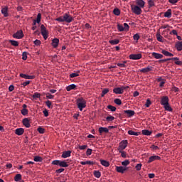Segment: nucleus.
<instances>
[{
	"label": "nucleus",
	"instance_id": "obj_1",
	"mask_svg": "<svg viewBox=\"0 0 182 182\" xmlns=\"http://www.w3.org/2000/svg\"><path fill=\"white\" fill-rule=\"evenodd\" d=\"M55 21L58 22H66L68 23H70L74 21V18L70 14L65 13L60 17L57 18Z\"/></svg>",
	"mask_w": 182,
	"mask_h": 182
},
{
	"label": "nucleus",
	"instance_id": "obj_2",
	"mask_svg": "<svg viewBox=\"0 0 182 182\" xmlns=\"http://www.w3.org/2000/svg\"><path fill=\"white\" fill-rule=\"evenodd\" d=\"M77 105L79 110L82 111L84 108H86V101L84 98L80 97L77 100Z\"/></svg>",
	"mask_w": 182,
	"mask_h": 182
},
{
	"label": "nucleus",
	"instance_id": "obj_3",
	"mask_svg": "<svg viewBox=\"0 0 182 182\" xmlns=\"http://www.w3.org/2000/svg\"><path fill=\"white\" fill-rule=\"evenodd\" d=\"M52 164L55 166H59L60 167L63 168L69 166V164L65 161H59L58 159L53 161Z\"/></svg>",
	"mask_w": 182,
	"mask_h": 182
},
{
	"label": "nucleus",
	"instance_id": "obj_4",
	"mask_svg": "<svg viewBox=\"0 0 182 182\" xmlns=\"http://www.w3.org/2000/svg\"><path fill=\"white\" fill-rule=\"evenodd\" d=\"M131 9L132 12L137 16L141 15L142 13L141 9H140V7H139L137 5H135V4H132Z\"/></svg>",
	"mask_w": 182,
	"mask_h": 182
},
{
	"label": "nucleus",
	"instance_id": "obj_5",
	"mask_svg": "<svg viewBox=\"0 0 182 182\" xmlns=\"http://www.w3.org/2000/svg\"><path fill=\"white\" fill-rule=\"evenodd\" d=\"M41 32L44 40H46L48 38V31L43 24L41 26Z\"/></svg>",
	"mask_w": 182,
	"mask_h": 182
},
{
	"label": "nucleus",
	"instance_id": "obj_6",
	"mask_svg": "<svg viewBox=\"0 0 182 182\" xmlns=\"http://www.w3.org/2000/svg\"><path fill=\"white\" fill-rule=\"evenodd\" d=\"M128 141L123 140L119 142V145L118 146V151H124L126 148H127Z\"/></svg>",
	"mask_w": 182,
	"mask_h": 182
},
{
	"label": "nucleus",
	"instance_id": "obj_7",
	"mask_svg": "<svg viewBox=\"0 0 182 182\" xmlns=\"http://www.w3.org/2000/svg\"><path fill=\"white\" fill-rule=\"evenodd\" d=\"M142 58L141 53H138V54H130L129 55V58L131 59L132 60H139Z\"/></svg>",
	"mask_w": 182,
	"mask_h": 182
},
{
	"label": "nucleus",
	"instance_id": "obj_8",
	"mask_svg": "<svg viewBox=\"0 0 182 182\" xmlns=\"http://www.w3.org/2000/svg\"><path fill=\"white\" fill-rule=\"evenodd\" d=\"M23 36H24V34L22 30L18 31L16 33H14V34L13 35L14 38H16V39H21L23 38Z\"/></svg>",
	"mask_w": 182,
	"mask_h": 182
},
{
	"label": "nucleus",
	"instance_id": "obj_9",
	"mask_svg": "<svg viewBox=\"0 0 182 182\" xmlns=\"http://www.w3.org/2000/svg\"><path fill=\"white\" fill-rule=\"evenodd\" d=\"M171 60L175 61L176 65H178V66H182V61L179 60L178 58H166V62Z\"/></svg>",
	"mask_w": 182,
	"mask_h": 182
},
{
	"label": "nucleus",
	"instance_id": "obj_10",
	"mask_svg": "<svg viewBox=\"0 0 182 182\" xmlns=\"http://www.w3.org/2000/svg\"><path fill=\"white\" fill-rule=\"evenodd\" d=\"M128 167L124 166H116V171L120 173H124L125 171H128Z\"/></svg>",
	"mask_w": 182,
	"mask_h": 182
},
{
	"label": "nucleus",
	"instance_id": "obj_11",
	"mask_svg": "<svg viewBox=\"0 0 182 182\" xmlns=\"http://www.w3.org/2000/svg\"><path fill=\"white\" fill-rule=\"evenodd\" d=\"M124 87H114L113 90V92L114 94H123L124 92Z\"/></svg>",
	"mask_w": 182,
	"mask_h": 182
},
{
	"label": "nucleus",
	"instance_id": "obj_12",
	"mask_svg": "<svg viewBox=\"0 0 182 182\" xmlns=\"http://www.w3.org/2000/svg\"><path fill=\"white\" fill-rule=\"evenodd\" d=\"M154 67L152 66H147L145 68L139 70V72L141 73H147L151 72L153 70Z\"/></svg>",
	"mask_w": 182,
	"mask_h": 182
},
{
	"label": "nucleus",
	"instance_id": "obj_13",
	"mask_svg": "<svg viewBox=\"0 0 182 182\" xmlns=\"http://www.w3.org/2000/svg\"><path fill=\"white\" fill-rule=\"evenodd\" d=\"M20 77L23 78V79H26V80H33L36 78V76L34 75H26V74H20Z\"/></svg>",
	"mask_w": 182,
	"mask_h": 182
},
{
	"label": "nucleus",
	"instance_id": "obj_14",
	"mask_svg": "<svg viewBox=\"0 0 182 182\" xmlns=\"http://www.w3.org/2000/svg\"><path fill=\"white\" fill-rule=\"evenodd\" d=\"M168 102H169V99L168 96H163V97L161 100V104L164 105H164H168Z\"/></svg>",
	"mask_w": 182,
	"mask_h": 182
},
{
	"label": "nucleus",
	"instance_id": "obj_15",
	"mask_svg": "<svg viewBox=\"0 0 182 182\" xmlns=\"http://www.w3.org/2000/svg\"><path fill=\"white\" fill-rule=\"evenodd\" d=\"M23 125L25 126L27 128H30L31 127V124H30L29 118H24V119H23Z\"/></svg>",
	"mask_w": 182,
	"mask_h": 182
},
{
	"label": "nucleus",
	"instance_id": "obj_16",
	"mask_svg": "<svg viewBox=\"0 0 182 182\" xmlns=\"http://www.w3.org/2000/svg\"><path fill=\"white\" fill-rule=\"evenodd\" d=\"M136 4L141 9L145 6L146 2L143 0H136Z\"/></svg>",
	"mask_w": 182,
	"mask_h": 182
},
{
	"label": "nucleus",
	"instance_id": "obj_17",
	"mask_svg": "<svg viewBox=\"0 0 182 182\" xmlns=\"http://www.w3.org/2000/svg\"><path fill=\"white\" fill-rule=\"evenodd\" d=\"M72 151H65L63 152L62 158L63 159H67L68 157L71 156Z\"/></svg>",
	"mask_w": 182,
	"mask_h": 182
},
{
	"label": "nucleus",
	"instance_id": "obj_18",
	"mask_svg": "<svg viewBox=\"0 0 182 182\" xmlns=\"http://www.w3.org/2000/svg\"><path fill=\"white\" fill-rule=\"evenodd\" d=\"M59 42H60L59 38H53V41H52V46L54 48H56L58 46Z\"/></svg>",
	"mask_w": 182,
	"mask_h": 182
},
{
	"label": "nucleus",
	"instance_id": "obj_19",
	"mask_svg": "<svg viewBox=\"0 0 182 182\" xmlns=\"http://www.w3.org/2000/svg\"><path fill=\"white\" fill-rule=\"evenodd\" d=\"M161 160V157L159 156H152L149 158L148 163H151L154 161Z\"/></svg>",
	"mask_w": 182,
	"mask_h": 182
},
{
	"label": "nucleus",
	"instance_id": "obj_20",
	"mask_svg": "<svg viewBox=\"0 0 182 182\" xmlns=\"http://www.w3.org/2000/svg\"><path fill=\"white\" fill-rule=\"evenodd\" d=\"M98 132L100 135H102V133H108L109 132V129L107 127H100L98 129Z\"/></svg>",
	"mask_w": 182,
	"mask_h": 182
},
{
	"label": "nucleus",
	"instance_id": "obj_21",
	"mask_svg": "<svg viewBox=\"0 0 182 182\" xmlns=\"http://www.w3.org/2000/svg\"><path fill=\"white\" fill-rule=\"evenodd\" d=\"M161 53H163L164 55L166 56V57H173L174 56V55L171 53H169L168 51H166V50H161Z\"/></svg>",
	"mask_w": 182,
	"mask_h": 182
},
{
	"label": "nucleus",
	"instance_id": "obj_22",
	"mask_svg": "<svg viewBox=\"0 0 182 182\" xmlns=\"http://www.w3.org/2000/svg\"><path fill=\"white\" fill-rule=\"evenodd\" d=\"M124 114H127L129 117H132L135 114V112L134 110H124Z\"/></svg>",
	"mask_w": 182,
	"mask_h": 182
},
{
	"label": "nucleus",
	"instance_id": "obj_23",
	"mask_svg": "<svg viewBox=\"0 0 182 182\" xmlns=\"http://www.w3.org/2000/svg\"><path fill=\"white\" fill-rule=\"evenodd\" d=\"M151 55L156 59H161L162 58H164V55L162 54L157 53H152Z\"/></svg>",
	"mask_w": 182,
	"mask_h": 182
},
{
	"label": "nucleus",
	"instance_id": "obj_24",
	"mask_svg": "<svg viewBox=\"0 0 182 182\" xmlns=\"http://www.w3.org/2000/svg\"><path fill=\"white\" fill-rule=\"evenodd\" d=\"M1 13L3 14V16L4 17H8L9 16V13H8V7L5 6L1 9Z\"/></svg>",
	"mask_w": 182,
	"mask_h": 182
},
{
	"label": "nucleus",
	"instance_id": "obj_25",
	"mask_svg": "<svg viewBox=\"0 0 182 182\" xmlns=\"http://www.w3.org/2000/svg\"><path fill=\"white\" fill-rule=\"evenodd\" d=\"M101 165L105 166V167H109L110 166V164L109 161H105V159H100Z\"/></svg>",
	"mask_w": 182,
	"mask_h": 182
},
{
	"label": "nucleus",
	"instance_id": "obj_26",
	"mask_svg": "<svg viewBox=\"0 0 182 182\" xmlns=\"http://www.w3.org/2000/svg\"><path fill=\"white\" fill-rule=\"evenodd\" d=\"M166 18H171L172 16V10L171 9H168L166 12L164 14Z\"/></svg>",
	"mask_w": 182,
	"mask_h": 182
},
{
	"label": "nucleus",
	"instance_id": "obj_27",
	"mask_svg": "<svg viewBox=\"0 0 182 182\" xmlns=\"http://www.w3.org/2000/svg\"><path fill=\"white\" fill-rule=\"evenodd\" d=\"M140 134H141V132H136L134 130H128V134H129V136H139Z\"/></svg>",
	"mask_w": 182,
	"mask_h": 182
},
{
	"label": "nucleus",
	"instance_id": "obj_28",
	"mask_svg": "<svg viewBox=\"0 0 182 182\" xmlns=\"http://www.w3.org/2000/svg\"><path fill=\"white\" fill-rule=\"evenodd\" d=\"M15 133L18 134V136H21L24 133V129L23 128H18L16 129Z\"/></svg>",
	"mask_w": 182,
	"mask_h": 182
},
{
	"label": "nucleus",
	"instance_id": "obj_29",
	"mask_svg": "<svg viewBox=\"0 0 182 182\" xmlns=\"http://www.w3.org/2000/svg\"><path fill=\"white\" fill-rule=\"evenodd\" d=\"M176 48L178 51H182V41L176 43Z\"/></svg>",
	"mask_w": 182,
	"mask_h": 182
},
{
	"label": "nucleus",
	"instance_id": "obj_30",
	"mask_svg": "<svg viewBox=\"0 0 182 182\" xmlns=\"http://www.w3.org/2000/svg\"><path fill=\"white\" fill-rule=\"evenodd\" d=\"M76 89V85H75V84H71L70 85H69V86H68L67 87H66V90L68 91V92H70V91H71V90H75Z\"/></svg>",
	"mask_w": 182,
	"mask_h": 182
},
{
	"label": "nucleus",
	"instance_id": "obj_31",
	"mask_svg": "<svg viewBox=\"0 0 182 182\" xmlns=\"http://www.w3.org/2000/svg\"><path fill=\"white\" fill-rule=\"evenodd\" d=\"M141 133L144 135V136H151V131L149 130V129H143Z\"/></svg>",
	"mask_w": 182,
	"mask_h": 182
},
{
	"label": "nucleus",
	"instance_id": "obj_32",
	"mask_svg": "<svg viewBox=\"0 0 182 182\" xmlns=\"http://www.w3.org/2000/svg\"><path fill=\"white\" fill-rule=\"evenodd\" d=\"M119 153L121 154V156L123 157V159L127 158V153L124 151V150H118Z\"/></svg>",
	"mask_w": 182,
	"mask_h": 182
},
{
	"label": "nucleus",
	"instance_id": "obj_33",
	"mask_svg": "<svg viewBox=\"0 0 182 182\" xmlns=\"http://www.w3.org/2000/svg\"><path fill=\"white\" fill-rule=\"evenodd\" d=\"M9 43H11L13 46L17 47L19 46V43L18 41H12V40H9Z\"/></svg>",
	"mask_w": 182,
	"mask_h": 182
},
{
	"label": "nucleus",
	"instance_id": "obj_34",
	"mask_svg": "<svg viewBox=\"0 0 182 182\" xmlns=\"http://www.w3.org/2000/svg\"><path fill=\"white\" fill-rule=\"evenodd\" d=\"M21 178H22V176L21 174H16L14 177V181L19 182L21 181Z\"/></svg>",
	"mask_w": 182,
	"mask_h": 182
},
{
	"label": "nucleus",
	"instance_id": "obj_35",
	"mask_svg": "<svg viewBox=\"0 0 182 182\" xmlns=\"http://www.w3.org/2000/svg\"><path fill=\"white\" fill-rule=\"evenodd\" d=\"M113 13H114V15L117 16H120V14H121L120 9H119L117 8L114 9Z\"/></svg>",
	"mask_w": 182,
	"mask_h": 182
},
{
	"label": "nucleus",
	"instance_id": "obj_36",
	"mask_svg": "<svg viewBox=\"0 0 182 182\" xmlns=\"http://www.w3.org/2000/svg\"><path fill=\"white\" fill-rule=\"evenodd\" d=\"M94 176L99 178L102 176V173L100 172V171H94Z\"/></svg>",
	"mask_w": 182,
	"mask_h": 182
},
{
	"label": "nucleus",
	"instance_id": "obj_37",
	"mask_svg": "<svg viewBox=\"0 0 182 182\" xmlns=\"http://www.w3.org/2000/svg\"><path fill=\"white\" fill-rule=\"evenodd\" d=\"M120 42L119 40H111V41H109V43L111 44V45H117L119 44Z\"/></svg>",
	"mask_w": 182,
	"mask_h": 182
},
{
	"label": "nucleus",
	"instance_id": "obj_38",
	"mask_svg": "<svg viewBox=\"0 0 182 182\" xmlns=\"http://www.w3.org/2000/svg\"><path fill=\"white\" fill-rule=\"evenodd\" d=\"M80 73V71H77V73H73L72 74L70 75V78H75L77 77V76H79V73Z\"/></svg>",
	"mask_w": 182,
	"mask_h": 182
},
{
	"label": "nucleus",
	"instance_id": "obj_39",
	"mask_svg": "<svg viewBox=\"0 0 182 182\" xmlns=\"http://www.w3.org/2000/svg\"><path fill=\"white\" fill-rule=\"evenodd\" d=\"M109 92V88H105L103 90H102V92L101 94V97H104L107 93H108Z\"/></svg>",
	"mask_w": 182,
	"mask_h": 182
},
{
	"label": "nucleus",
	"instance_id": "obj_40",
	"mask_svg": "<svg viewBox=\"0 0 182 182\" xmlns=\"http://www.w3.org/2000/svg\"><path fill=\"white\" fill-rule=\"evenodd\" d=\"M130 164V161H129V159H125V161L122 162V165L124 167H127V166H129Z\"/></svg>",
	"mask_w": 182,
	"mask_h": 182
},
{
	"label": "nucleus",
	"instance_id": "obj_41",
	"mask_svg": "<svg viewBox=\"0 0 182 182\" xmlns=\"http://www.w3.org/2000/svg\"><path fill=\"white\" fill-rule=\"evenodd\" d=\"M33 160L36 162H41L43 161V158L39 156H34Z\"/></svg>",
	"mask_w": 182,
	"mask_h": 182
},
{
	"label": "nucleus",
	"instance_id": "obj_42",
	"mask_svg": "<svg viewBox=\"0 0 182 182\" xmlns=\"http://www.w3.org/2000/svg\"><path fill=\"white\" fill-rule=\"evenodd\" d=\"M117 29H118L119 32H123V31H124V27L122 24L118 23Z\"/></svg>",
	"mask_w": 182,
	"mask_h": 182
},
{
	"label": "nucleus",
	"instance_id": "obj_43",
	"mask_svg": "<svg viewBox=\"0 0 182 182\" xmlns=\"http://www.w3.org/2000/svg\"><path fill=\"white\" fill-rule=\"evenodd\" d=\"M38 98H41V94L38 93V92H35V93L33 95V100H37Z\"/></svg>",
	"mask_w": 182,
	"mask_h": 182
},
{
	"label": "nucleus",
	"instance_id": "obj_44",
	"mask_svg": "<svg viewBox=\"0 0 182 182\" xmlns=\"http://www.w3.org/2000/svg\"><path fill=\"white\" fill-rule=\"evenodd\" d=\"M148 4H149V9L155 6L154 1H153V0L148 1Z\"/></svg>",
	"mask_w": 182,
	"mask_h": 182
},
{
	"label": "nucleus",
	"instance_id": "obj_45",
	"mask_svg": "<svg viewBox=\"0 0 182 182\" xmlns=\"http://www.w3.org/2000/svg\"><path fill=\"white\" fill-rule=\"evenodd\" d=\"M46 105H47V107H48V109H53V106H52V103L50 100H47L46 102Z\"/></svg>",
	"mask_w": 182,
	"mask_h": 182
},
{
	"label": "nucleus",
	"instance_id": "obj_46",
	"mask_svg": "<svg viewBox=\"0 0 182 182\" xmlns=\"http://www.w3.org/2000/svg\"><path fill=\"white\" fill-rule=\"evenodd\" d=\"M114 117L112 115H109L108 117H106V120L108 122H112L113 120H114Z\"/></svg>",
	"mask_w": 182,
	"mask_h": 182
},
{
	"label": "nucleus",
	"instance_id": "obj_47",
	"mask_svg": "<svg viewBox=\"0 0 182 182\" xmlns=\"http://www.w3.org/2000/svg\"><path fill=\"white\" fill-rule=\"evenodd\" d=\"M108 109H110L112 112H114L117 110V107L112 105L107 106Z\"/></svg>",
	"mask_w": 182,
	"mask_h": 182
},
{
	"label": "nucleus",
	"instance_id": "obj_48",
	"mask_svg": "<svg viewBox=\"0 0 182 182\" xmlns=\"http://www.w3.org/2000/svg\"><path fill=\"white\" fill-rule=\"evenodd\" d=\"M164 107L166 110L172 111V107L169 105V103H168V105H165Z\"/></svg>",
	"mask_w": 182,
	"mask_h": 182
},
{
	"label": "nucleus",
	"instance_id": "obj_49",
	"mask_svg": "<svg viewBox=\"0 0 182 182\" xmlns=\"http://www.w3.org/2000/svg\"><path fill=\"white\" fill-rule=\"evenodd\" d=\"M141 166H142V164H137L135 166V168L137 171H139L141 170Z\"/></svg>",
	"mask_w": 182,
	"mask_h": 182
},
{
	"label": "nucleus",
	"instance_id": "obj_50",
	"mask_svg": "<svg viewBox=\"0 0 182 182\" xmlns=\"http://www.w3.org/2000/svg\"><path fill=\"white\" fill-rule=\"evenodd\" d=\"M156 38H157V41H159V42H162L163 41V36H161L160 34H157L156 35Z\"/></svg>",
	"mask_w": 182,
	"mask_h": 182
},
{
	"label": "nucleus",
	"instance_id": "obj_51",
	"mask_svg": "<svg viewBox=\"0 0 182 182\" xmlns=\"http://www.w3.org/2000/svg\"><path fill=\"white\" fill-rule=\"evenodd\" d=\"M46 98L50 99V100L53 99L55 97L54 95H51L49 92L46 93Z\"/></svg>",
	"mask_w": 182,
	"mask_h": 182
},
{
	"label": "nucleus",
	"instance_id": "obj_52",
	"mask_svg": "<svg viewBox=\"0 0 182 182\" xmlns=\"http://www.w3.org/2000/svg\"><path fill=\"white\" fill-rule=\"evenodd\" d=\"M151 105V101L150 100V99H147L146 104H145V107H149Z\"/></svg>",
	"mask_w": 182,
	"mask_h": 182
},
{
	"label": "nucleus",
	"instance_id": "obj_53",
	"mask_svg": "<svg viewBox=\"0 0 182 182\" xmlns=\"http://www.w3.org/2000/svg\"><path fill=\"white\" fill-rule=\"evenodd\" d=\"M28 113V110L26 109H23L21 110V114L23 115V116H26Z\"/></svg>",
	"mask_w": 182,
	"mask_h": 182
},
{
	"label": "nucleus",
	"instance_id": "obj_54",
	"mask_svg": "<svg viewBox=\"0 0 182 182\" xmlns=\"http://www.w3.org/2000/svg\"><path fill=\"white\" fill-rule=\"evenodd\" d=\"M41 13H39L38 14V16H37V18H36V22L38 23H41Z\"/></svg>",
	"mask_w": 182,
	"mask_h": 182
},
{
	"label": "nucleus",
	"instance_id": "obj_55",
	"mask_svg": "<svg viewBox=\"0 0 182 182\" xmlns=\"http://www.w3.org/2000/svg\"><path fill=\"white\" fill-rule=\"evenodd\" d=\"M87 148V145H80L78 149L80 150H85Z\"/></svg>",
	"mask_w": 182,
	"mask_h": 182
},
{
	"label": "nucleus",
	"instance_id": "obj_56",
	"mask_svg": "<svg viewBox=\"0 0 182 182\" xmlns=\"http://www.w3.org/2000/svg\"><path fill=\"white\" fill-rule=\"evenodd\" d=\"M114 102L116 104V105H122V101L120 99H115L114 100Z\"/></svg>",
	"mask_w": 182,
	"mask_h": 182
},
{
	"label": "nucleus",
	"instance_id": "obj_57",
	"mask_svg": "<svg viewBox=\"0 0 182 182\" xmlns=\"http://www.w3.org/2000/svg\"><path fill=\"white\" fill-rule=\"evenodd\" d=\"M139 39H140V36L138 33L134 35V41H136V42H138V41Z\"/></svg>",
	"mask_w": 182,
	"mask_h": 182
},
{
	"label": "nucleus",
	"instance_id": "obj_58",
	"mask_svg": "<svg viewBox=\"0 0 182 182\" xmlns=\"http://www.w3.org/2000/svg\"><path fill=\"white\" fill-rule=\"evenodd\" d=\"M92 150L90 148H88V149H87V151H86V155H87V156H90V155H92Z\"/></svg>",
	"mask_w": 182,
	"mask_h": 182
},
{
	"label": "nucleus",
	"instance_id": "obj_59",
	"mask_svg": "<svg viewBox=\"0 0 182 182\" xmlns=\"http://www.w3.org/2000/svg\"><path fill=\"white\" fill-rule=\"evenodd\" d=\"M33 43H34V45L39 46L41 44V42L39 40H36L33 41Z\"/></svg>",
	"mask_w": 182,
	"mask_h": 182
},
{
	"label": "nucleus",
	"instance_id": "obj_60",
	"mask_svg": "<svg viewBox=\"0 0 182 182\" xmlns=\"http://www.w3.org/2000/svg\"><path fill=\"white\" fill-rule=\"evenodd\" d=\"M117 66H118L119 68H127V65L123 64V63H117Z\"/></svg>",
	"mask_w": 182,
	"mask_h": 182
},
{
	"label": "nucleus",
	"instance_id": "obj_61",
	"mask_svg": "<svg viewBox=\"0 0 182 182\" xmlns=\"http://www.w3.org/2000/svg\"><path fill=\"white\" fill-rule=\"evenodd\" d=\"M22 56H23V58H22L23 60H26V59H27V53L23 52V54H22Z\"/></svg>",
	"mask_w": 182,
	"mask_h": 182
},
{
	"label": "nucleus",
	"instance_id": "obj_62",
	"mask_svg": "<svg viewBox=\"0 0 182 182\" xmlns=\"http://www.w3.org/2000/svg\"><path fill=\"white\" fill-rule=\"evenodd\" d=\"M38 131L40 134H43L45 133V129L42 128V127H38Z\"/></svg>",
	"mask_w": 182,
	"mask_h": 182
},
{
	"label": "nucleus",
	"instance_id": "obj_63",
	"mask_svg": "<svg viewBox=\"0 0 182 182\" xmlns=\"http://www.w3.org/2000/svg\"><path fill=\"white\" fill-rule=\"evenodd\" d=\"M43 114H44L45 117L49 116V112L46 109L43 111Z\"/></svg>",
	"mask_w": 182,
	"mask_h": 182
},
{
	"label": "nucleus",
	"instance_id": "obj_64",
	"mask_svg": "<svg viewBox=\"0 0 182 182\" xmlns=\"http://www.w3.org/2000/svg\"><path fill=\"white\" fill-rule=\"evenodd\" d=\"M124 28L125 31H129V26L127 23H124Z\"/></svg>",
	"mask_w": 182,
	"mask_h": 182
}]
</instances>
